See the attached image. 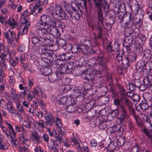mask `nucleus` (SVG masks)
<instances>
[{
	"mask_svg": "<svg viewBox=\"0 0 152 152\" xmlns=\"http://www.w3.org/2000/svg\"><path fill=\"white\" fill-rule=\"evenodd\" d=\"M39 34L37 35V37L39 40L42 42L46 47H50L52 45V41L50 39V34L55 37H59L61 33L58 28L56 26L53 28H48L45 31H39Z\"/></svg>",
	"mask_w": 152,
	"mask_h": 152,
	"instance_id": "f257e3e1",
	"label": "nucleus"
},
{
	"mask_svg": "<svg viewBox=\"0 0 152 152\" xmlns=\"http://www.w3.org/2000/svg\"><path fill=\"white\" fill-rule=\"evenodd\" d=\"M144 15L143 10H140V12L139 14V18H137L135 17L134 15L127 12L124 13L123 16L119 19L120 23H122L123 21L125 22V24L127 26L129 25L132 26L134 25L136 26L137 24L140 23L141 22V19L142 18Z\"/></svg>",
	"mask_w": 152,
	"mask_h": 152,
	"instance_id": "f03ea898",
	"label": "nucleus"
},
{
	"mask_svg": "<svg viewBox=\"0 0 152 152\" xmlns=\"http://www.w3.org/2000/svg\"><path fill=\"white\" fill-rule=\"evenodd\" d=\"M54 59L51 61L50 65L53 68H58L60 67V71L61 73L69 74L75 68L76 64L77 66H80V63H78V60L76 61L75 62L74 61L69 62L67 65L65 64H61L57 61H54Z\"/></svg>",
	"mask_w": 152,
	"mask_h": 152,
	"instance_id": "7ed1b4c3",
	"label": "nucleus"
},
{
	"mask_svg": "<svg viewBox=\"0 0 152 152\" xmlns=\"http://www.w3.org/2000/svg\"><path fill=\"white\" fill-rule=\"evenodd\" d=\"M37 36H34L31 37V41L32 45L29 46L28 51L30 53V57L34 61L37 58V55L39 53V50L41 47L45 46V45Z\"/></svg>",
	"mask_w": 152,
	"mask_h": 152,
	"instance_id": "20e7f679",
	"label": "nucleus"
},
{
	"mask_svg": "<svg viewBox=\"0 0 152 152\" xmlns=\"http://www.w3.org/2000/svg\"><path fill=\"white\" fill-rule=\"evenodd\" d=\"M96 13L98 19V24L96 26L94 25L92 26L93 29L95 30L98 33V36H95L96 34H94V38L97 39H103V32L102 27L104 22L103 11L101 8H98L97 10Z\"/></svg>",
	"mask_w": 152,
	"mask_h": 152,
	"instance_id": "39448f33",
	"label": "nucleus"
},
{
	"mask_svg": "<svg viewBox=\"0 0 152 152\" xmlns=\"http://www.w3.org/2000/svg\"><path fill=\"white\" fill-rule=\"evenodd\" d=\"M102 71L101 68H88L83 71L80 76L82 78L87 80L89 83H92L94 79V75L100 74Z\"/></svg>",
	"mask_w": 152,
	"mask_h": 152,
	"instance_id": "423d86ee",
	"label": "nucleus"
},
{
	"mask_svg": "<svg viewBox=\"0 0 152 152\" xmlns=\"http://www.w3.org/2000/svg\"><path fill=\"white\" fill-rule=\"evenodd\" d=\"M4 37L7 40V42L10 47L13 48L17 46L19 42L18 38H16L15 34L10 30L4 33Z\"/></svg>",
	"mask_w": 152,
	"mask_h": 152,
	"instance_id": "0eeeda50",
	"label": "nucleus"
},
{
	"mask_svg": "<svg viewBox=\"0 0 152 152\" xmlns=\"http://www.w3.org/2000/svg\"><path fill=\"white\" fill-rule=\"evenodd\" d=\"M52 16L55 19L62 20L64 19L66 20L69 19L68 16L66 14L65 12L59 5H56L55 11L52 12L50 10Z\"/></svg>",
	"mask_w": 152,
	"mask_h": 152,
	"instance_id": "6e6552de",
	"label": "nucleus"
},
{
	"mask_svg": "<svg viewBox=\"0 0 152 152\" xmlns=\"http://www.w3.org/2000/svg\"><path fill=\"white\" fill-rule=\"evenodd\" d=\"M49 23V17L45 15H43L41 17L40 20L37 22V27L36 33L37 35L39 33V31L42 30L45 26Z\"/></svg>",
	"mask_w": 152,
	"mask_h": 152,
	"instance_id": "1a4fd4ad",
	"label": "nucleus"
},
{
	"mask_svg": "<svg viewBox=\"0 0 152 152\" xmlns=\"http://www.w3.org/2000/svg\"><path fill=\"white\" fill-rule=\"evenodd\" d=\"M107 59L105 58L99 57L95 61L93 66L96 68H101L103 71L106 70L107 69Z\"/></svg>",
	"mask_w": 152,
	"mask_h": 152,
	"instance_id": "9d476101",
	"label": "nucleus"
},
{
	"mask_svg": "<svg viewBox=\"0 0 152 152\" xmlns=\"http://www.w3.org/2000/svg\"><path fill=\"white\" fill-rule=\"evenodd\" d=\"M64 77V74L61 72H56V73H51L48 76H46L45 79H48L51 83H56L59 81Z\"/></svg>",
	"mask_w": 152,
	"mask_h": 152,
	"instance_id": "9b49d317",
	"label": "nucleus"
},
{
	"mask_svg": "<svg viewBox=\"0 0 152 152\" xmlns=\"http://www.w3.org/2000/svg\"><path fill=\"white\" fill-rule=\"evenodd\" d=\"M86 91H84V89L79 87H75L72 94V95H71L70 97L72 98L79 97L81 99L83 98L86 95Z\"/></svg>",
	"mask_w": 152,
	"mask_h": 152,
	"instance_id": "f8f14e48",
	"label": "nucleus"
},
{
	"mask_svg": "<svg viewBox=\"0 0 152 152\" xmlns=\"http://www.w3.org/2000/svg\"><path fill=\"white\" fill-rule=\"evenodd\" d=\"M121 115L118 118L120 124H123L124 122L127 120L129 118V116L125 107L121 105L119 107Z\"/></svg>",
	"mask_w": 152,
	"mask_h": 152,
	"instance_id": "ddd939ff",
	"label": "nucleus"
},
{
	"mask_svg": "<svg viewBox=\"0 0 152 152\" xmlns=\"http://www.w3.org/2000/svg\"><path fill=\"white\" fill-rule=\"evenodd\" d=\"M58 134L55 135L56 141L62 142H64L65 141L64 135L66 133L65 129L63 127L58 128Z\"/></svg>",
	"mask_w": 152,
	"mask_h": 152,
	"instance_id": "4468645a",
	"label": "nucleus"
},
{
	"mask_svg": "<svg viewBox=\"0 0 152 152\" xmlns=\"http://www.w3.org/2000/svg\"><path fill=\"white\" fill-rule=\"evenodd\" d=\"M69 100H70L69 105L67 106L66 110V111L69 113H72L76 110V107H77L76 102L74 98L72 97H69Z\"/></svg>",
	"mask_w": 152,
	"mask_h": 152,
	"instance_id": "2eb2a0df",
	"label": "nucleus"
},
{
	"mask_svg": "<svg viewBox=\"0 0 152 152\" xmlns=\"http://www.w3.org/2000/svg\"><path fill=\"white\" fill-rule=\"evenodd\" d=\"M42 52L41 56L42 58L46 59L52 61L56 56L55 54L50 53V51L48 50L46 48L42 49Z\"/></svg>",
	"mask_w": 152,
	"mask_h": 152,
	"instance_id": "dca6fc26",
	"label": "nucleus"
},
{
	"mask_svg": "<svg viewBox=\"0 0 152 152\" xmlns=\"http://www.w3.org/2000/svg\"><path fill=\"white\" fill-rule=\"evenodd\" d=\"M30 138L32 142L37 144L42 143L43 141L42 136L36 132H33Z\"/></svg>",
	"mask_w": 152,
	"mask_h": 152,
	"instance_id": "f3484780",
	"label": "nucleus"
},
{
	"mask_svg": "<svg viewBox=\"0 0 152 152\" xmlns=\"http://www.w3.org/2000/svg\"><path fill=\"white\" fill-rule=\"evenodd\" d=\"M30 26V23L28 20H25V22L24 23L22 24V26L23 27L22 28L20 27L19 29V32L18 34V36L21 35H23L26 34L28 31V29Z\"/></svg>",
	"mask_w": 152,
	"mask_h": 152,
	"instance_id": "a211bd4d",
	"label": "nucleus"
},
{
	"mask_svg": "<svg viewBox=\"0 0 152 152\" xmlns=\"http://www.w3.org/2000/svg\"><path fill=\"white\" fill-rule=\"evenodd\" d=\"M56 59L57 60L61 61H65L67 60H69L71 59H74L73 56L70 57L69 53H63L61 54L55 56Z\"/></svg>",
	"mask_w": 152,
	"mask_h": 152,
	"instance_id": "6ab92c4d",
	"label": "nucleus"
},
{
	"mask_svg": "<svg viewBox=\"0 0 152 152\" xmlns=\"http://www.w3.org/2000/svg\"><path fill=\"white\" fill-rule=\"evenodd\" d=\"M66 11L71 17L72 18H73L75 20H78L80 19V15L77 10L74 11H70L69 8L67 7V8L66 7Z\"/></svg>",
	"mask_w": 152,
	"mask_h": 152,
	"instance_id": "aec40b11",
	"label": "nucleus"
},
{
	"mask_svg": "<svg viewBox=\"0 0 152 152\" xmlns=\"http://www.w3.org/2000/svg\"><path fill=\"white\" fill-rule=\"evenodd\" d=\"M126 37L125 40L124 41L123 44L124 46L126 48L128 51H130L131 50V44L132 42V37Z\"/></svg>",
	"mask_w": 152,
	"mask_h": 152,
	"instance_id": "412c9836",
	"label": "nucleus"
},
{
	"mask_svg": "<svg viewBox=\"0 0 152 152\" xmlns=\"http://www.w3.org/2000/svg\"><path fill=\"white\" fill-rule=\"evenodd\" d=\"M46 120V124L47 126H51L53 122H55V119L54 118L52 114H46L44 117Z\"/></svg>",
	"mask_w": 152,
	"mask_h": 152,
	"instance_id": "4be33fe9",
	"label": "nucleus"
},
{
	"mask_svg": "<svg viewBox=\"0 0 152 152\" xmlns=\"http://www.w3.org/2000/svg\"><path fill=\"white\" fill-rule=\"evenodd\" d=\"M142 128V131L148 138L150 139L152 142V131L151 129H149L145 127H143Z\"/></svg>",
	"mask_w": 152,
	"mask_h": 152,
	"instance_id": "5701e85b",
	"label": "nucleus"
},
{
	"mask_svg": "<svg viewBox=\"0 0 152 152\" xmlns=\"http://www.w3.org/2000/svg\"><path fill=\"white\" fill-rule=\"evenodd\" d=\"M57 21L55 20H53L51 21H49V23L48 24L45 26V27L42 30V31H45L48 30V28H53L56 27V25Z\"/></svg>",
	"mask_w": 152,
	"mask_h": 152,
	"instance_id": "b1692460",
	"label": "nucleus"
},
{
	"mask_svg": "<svg viewBox=\"0 0 152 152\" xmlns=\"http://www.w3.org/2000/svg\"><path fill=\"white\" fill-rule=\"evenodd\" d=\"M125 26L124 29V35L125 37H128L130 36V35L133 32V30L131 26H132L133 25L131 26V25H128L126 26L124 24Z\"/></svg>",
	"mask_w": 152,
	"mask_h": 152,
	"instance_id": "393cba45",
	"label": "nucleus"
},
{
	"mask_svg": "<svg viewBox=\"0 0 152 152\" xmlns=\"http://www.w3.org/2000/svg\"><path fill=\"white\" fill-rule=\"evenodd\" d=\"M110 132L111 134L113 133H117L121 134V126L119 125L115 126L114 125L110 128Z\"/></svg>",
	"mask_w": 152,
	"mask_h": 152,
	"instance_id": "a878e982",
	"label": "nucleus"
},
{
	"mask_svg": "<svg viewBox=\"0 0 152 152\" xmlns=\"http://www.w3.org/2000/svg\"><path fill=\"white\" fill-rule=\"evenodd\" d=\"M10 94L12 96V97L14 102L15 103L18 102L20 100L18 99V96L16 94L15 90L12 88H11L10 91Z\"/></svg>",
	"mask_w": 152,
	"mask_h": 152,
	"instance_id": "bb28decb",
	"label": "nucleus"
},
{
	"mask_svg": "<svg viewBox=\"0 0 152 152\" xmlns=\"http://www.w3.org/2000/svg\"><path fill=\"white\" fill-rule=\"evenodd\" d=\"M7 24L12 29L15 28L17 25V21L13 18H10L8 20Z\"/></svg>",
	"mask_w": 152,
	"mask_h": 152,
	"instance_id": "cd10ccee",
	"label": "nucleus"
},
{
	"mask_svg": "<svg viewBox=\"0 0 152 152\" xmlns=\"http://www.w3.org/2000/svg\"><path fill=\"white\" fill-rule=\"evenodd\" d=\"M41 71L42 72V74L45 76V77L52 72L51 69L48 67H45L41 69Z\"/></svg>",
	"mask_w": 152,
	"mask_h": 152,
	"instance_id": "c85d7f7f",
	"label": "nucleus"
},
{
	"mask_svg": "<svg viewBox=\"0 0 152 152\" xmlns=\"http://www.w3.org/2000/svg\"><path fill=\"white\" fill-rule=\"evenodd\" d=\"M70 97V96L68 97L66 96H63L60 98L58 101V103L59 104L65 105L67 104H69L70 100H69V97Z\"/></svg>",
	"mask_w": 152,
	"mask_h": 152,
	"instance_id": "c756f323",
	"label": "nucleus"
},
{
	"mask_svg": "<svg viewBox=\"0 0 152 152\" xmlns=\"http://www.w3.org/2000/svg\"><path fill=\"white\" fill-rule=\"evenodd\" d=\"M50 61L48 59L42 58L39 62V65L42 67H48L50 65Z\"/></svg>",
	"mask_w": 152,
	"mask_h": 152,
	"instance_id": "7c9ffc66",
	"label": "nucleus"
},
{
	"mask_svg": "<svg viewBox=\"0 0 152 152\" xmlns=\"http://www.w3.org/2000/svg\"><path fill=\"white\" fill-rule=\"evenodd\" d=\"M6 135L7 138L11 139L15 137L16 133L14 130L13 131L7 129L6 132Z\"/></svg>",
	"mask_w": 152,
	"mask_h": 152,
	"instance_id": "2f4dec72",
	"label": "nucleus"
},
{
	"mask_svg": "<svg viewBox=\"0 0 152 152\" xmlns=\"http://www.w3.org/2000/svg\"><path fill=\"white\" fill-rule=\"evenodd\" d=\"M139 106L142 110H145L148 108V106L146 99L142 101L139 104Z\"/></svg>",
	"mask_w": 152,
	"mask_h": 152,
	"instance_id": "473e14b6",
	"label": "nucleus"
},
{
	"mask_svg": "<svg viewBox=\"0 0 152 152\" xmlns=\"http://www.w3.org/2000/svg\"><path fill=\"white\" fill-rule=\"evenodd\" d=\"M130 57V55H129L127 57H125L124 59L122 60V63L124 67L126 69L128 68L129 65V58Z\"/></svg>",
	"mask_w": 152,
	"mask_h": 152,
	"instance_id": "72a5a7b5",
	"label": "nucleus"
},
{
	"mask_svg": "<svg viewBox=\"0 0 152 152\" xmlns=\"http://www.w3.org/2000/svg\"><path fill=\"white\" fill-rule=\"evenodd\" d=\"M11 143L12 145H14L15 147H17L19 148V150L20 152V150L22 149V147H21L19 142L17 140L15 137L11 139Z\"/></svg>",
	"mask_w": 152,
	"mask_h": 152,
	"instance_id": "f704fd0d",
	"label": "nucleus"
},
{
	"mask_svg": "<svg viewBox=\"0 0 152 152\" xmlns=\"http://www.w3.org/2000/svg\"><path fill=\"white\" fill-rule=\"evenodd\" d=\"M36 97H39L42 95L41 88L37 86H36L34 88V91H32Z\"/></svg>",
	"mask_w": 152,
	"mask_h": 152,
	"instance_id": "c9c22d12",
	"label": "nucleus"
},
{
	"mask_svg": "<svg viewBox=\"0 0 152 152\" xmlns=\"http://www.w3.org/2000/svg\"><path fill=\"white\" fill-rule=\"evenodd\" d=\"M106 49L110 54V55H111V56H114L115 50L112 49L110 43H109L108 44H107V45L106 47Z\"/></svg>",
	"mask_w": 152,
	"mask_h": 152,
	"instance_id": "e433bc0d",
	"label": "nucleus"
},
{
	"mask_svg": "<svg viewBox=\"0 0 152 152\" xmlns=\"http://www.w3.org/2000/svg\"><path fill=\"white\" fill-rule=\"evenodd\" d=\"M133 117L135 121V123L136 125L140 128L142 127H143V124L142 121L140 120L139 117L136 115L133 116Z\"/></svg>",
	"mask_w": 152,
	"mask_h": 152,
	"instance_id": "4c0bfd02",
	"label": "nucleus"
},
{
	"mask_svg": "<svg viewBox=\"0 0 152 152\" xmlns=\"http://www.w3.org/2000/svg\"><path fill=\"white\" fill-rule=\"evenodd\" d=\"M124 51L123 50H121L119 51L118 53H115V54L116 55V59L118 61L122 60V56L124 55Z\"/></svg>",
	"mask_w": 152,
	"mask_h": 152,
	"instance_id": "58836bf2",
	"label": "nucleus"
},
{
	"mask_svg": "<svg viewBox=\"0 0 152 152\" xmlns=\"http://www.w3.org/2000/svg\"><path fill=\"white\" fill-rule=\"evenodd\" d=\"M19 139L22 142H27L28 140V139L27 136L23 133L19 134Z\"/></svg>",
	"mask_w": 152,
	"mask_h": 152,
	"instance_id": "ea45409f",
	"label": "nucleus"
},
{
	"mask_svg": "<svg viewBox=\"0 0 152 152\" xmlns=\"http://www.w3.org/2000/svg\"><path fill=\"white\" fill-rule=\"evenodd\" d=\"M79 47L80 52H82L84 54L87 53V50L88 49V47L82 44L79 45Z\"/></svg>",
	"mask_w": 152,
	"mask_h": 152,
	"instance_id": "a19ab883",
	"label": "nucleus"
},
{
	"mask_svg": "<svg viewBox=\"0 0 152 152\" xmlns=\"http://www.w3.org/2000/svg\"><path fill=\"white\" fill-rule=\"evenodd\" d=\"M127 2L129 6L130 7L134 6L135 7L138 4L136 0H127Z\"/></svg>",
	"mask_w": 152,
	"mask_h": 152,
	"instance_id": "79ce46f5",
	"label": "nucleus"
},
{
	"mask_svg": "<svg viewBox=\"0 0 152 152\" xmlns=\"http://www.w3.org/2000/svg\"><path fill=\"white\" fill-rule=\"evenodd\" d=\"M36 96L34 94V93L32 91L29 92L27 96V99L29 101H31L33 98H36Z\"/></svg>",
	"mask_w": 152,
	"mask_h": 152,
	"instance_id": "37998d69",
	"label": "nucleus"
},
{
	"mask_svg": "<svg viewBox=\"0 0 152 152\" xmlns=\"http://www.w3.org/2000/svg\"><path fill=\"white\" fill-rule=\"evenodd\" d=\"M9 105L10 106V107H8V108L7 110H9V112L11 114H15L17 116H18L20 115L19 113H15V110L14 107L10 104H9Z\"/></svg>",
	"mask_w": 152,
	"mask_h": 152,
	"instance_id": "c03bdc74",
	"label": "nucleus"
},
{
	"mask_svg": "<svg viewBox=\"0 0 152 152\" xmlns=\"http://www.w3.org/2000/svg\"><path fill=\"white\" fill-rule=\"evenodd\" d=\"M61 90L64 93L67 92L71 89V86L69 85L63 86H61Z\"/></svg>",
	"mask_w": 152,
	"mask_h": 152,
	"instance_id": "a18cd8bd",
	"label": "nucleus"
},
{
	"mask_svg": "<svg viewBox=\"0 0 152 152\" xmlns=\"http://www.w3.org/2000/svg\"><path fill=\"white\" fill-rule=\"evenodd\" d=\"M125 105L128 107V108L130 109L132 106V102L129 99H125L124 101Z\"/></svg>",
	"mask_w": 152,
	"mask_h": 152,
	"instance_id": "49530a36",
	"label": "nucleus"
},
{
	"mask_svg": "<svg viewBox=\"0 0 152 152\" xmlns=\"http://www.w3.org/2000/svg\"><path fill=\"white\" fill-rule=\"evenodd\" d=\"M36 123L39 127L43 129L45 127V122L42 120H39L38 121H36Z\"/></svg>",
	"mask_w": 152,
	"mask_h": 152,
	"instance_id": "de8ad7c7",
	"label": "nucleus"
},
{
	"mask_svg": "<svg viewBox=\"0 0 152 152\" xmlns=\"http://www.w3.org/2000/svg\"><path fill=\"white\" fill-rule=\"evenodd\" d=\"M78 145L77 146V149L78 151L82 152V149L83 146V143L80 140L77 143Z\"/></svg>",
	"mask_w": 152,
	"mask_h": 152,
	"instance_id": "09e8293b",
	"label": "nucleus"
},
{
	"mask_svg": "<svg viewBox=\"0 0 152 152\" xmlns=\"http://www.w3.org/2000/svg\"><path fill=\"white\" fill-rule=\"evenodd\" d=\"M19 102H18L16 103V107L17 109L19 111L24 113L25 111L23 109L22 105L20 104L19 103Z\"/></svg>",
	"mask_w": 152,
	"mask_h": 152,
	"instance_id": "8fccbe9b",
	"label": "nucleus"
},
{
	"mask_svg": "<svg viewBox=\"0 0 152 152\" xmlns=\"http://www.w3.org/2000/svg\"><path fill=\"white\" fill-rule=\"evenodd\" d=\"M101 99L102 103L103 104H105L108 103L109 99L107 96H103L102 97Z\"/></svg>",
	"mask_w": 152,
	"mask_h": 152,
	"instance_id": "3c124183",
	"label": "nucleus"
},
{
	"mask_svg": "<svg viewBox=\"0 0 152 152\" xmlns=\"http://www.w3.org/2000/svg\"><path fill=\"white\" fill-rule=\"evenodd\" d=\"M24 90L23 91L20 92V93L19 95L20 96L22 97H25L26 94L27 93L28 91V88L27 86H25V88L23 89Z\"/></svg>",
	"mask_w": 152,
	"mask_h": 152,
	"instance_id": "603ef678",
	"label": "nucleus"
},
{
	"mask_svg": "<svg viewBox=\"0 0 152 152\" xmlns=\"http://www.w3.org/2000/svg\"><path fill=\"white\" fill-rule=\"evenodd\" d=\"M9 61L10 64L14 67L15 66L18 64L16 61L11 58V56L9 57Z\"/></svg>",
	"mask_w": 152,
	"mask_h": 152,
	"instance_id": "864d4df0",
	"label": "nucleus"
},
{
	"mask_svg": "<svg viewBox=\"0 0 152 152\" xmlns=\"http://www.w3.org/2000/svg\"><path fill=\"white\" fill-rule=\"evenodd\" d=\"M129 88L131 91H134L135 90L136 87L138 88V86H137L135 84L133 83H130L129 84Z\"/></svg>",
	"mask_w": 152,
	"mask_h": 152,
	"instance_id": "5fc2aeb1",
	"label": "nucleus"
},
{
	"mask_svg": "<svg viewBox=\"0 0 152 152\" xmlns=\"http://www.w3.org/2000/svg\"><path fill=\"white\" fill-rule=\"evenodd\" d=\"M56 26L61 29L64 28L65 27V24L60 21H57Z\"/></svg>",
	"mask_w": 152,
	"mask_h": 152,
	"instance_id": "6e6d98bb",
	"label": "nucleus"
},
{
	"mask_svg": "<svg viewBox=\"0 0 152 152\" xmlns=\"http://www.w3.org/2000/svg\"><path fill=\"white\" fill-rule=\"evenodd\" d=\"M96 6L99 7V8H101L103 4L104 0H94Z\"/></svg>",
	"mask_w": 152,
	"mask_h": 152,
	"instance_id": "4d7b16f0",
	"label": "nucleus"
},
{
	"mask_svg": "<svg viewBox=\"0 0 152 152\" xmlns=\"http://www.w3.org/2000/svg\"><path fill=\"white\" fill-rule=\"evenodd\" d=\"M79 45H76L72 46V53H75L80 52V49L79 48Z\"/></svg>",
	"mask_w": 152,
	"mask_h": 152,
	"instance_id": "13d9d810",
	"label": "nucleus"
},
{
	"mask_svg": "<svg viewBox=\"0 0 152 152\" xmlns=\"http://www.w3.org/2000/svg\"><path fill=\"white\" fill-rule=\"evenodd\" d=\"M72 46L70 44H66L63 47V48L66 51H69L72 50Z\"/></svg>",
	"mask_w": 152,
	"mask_h": 152,
	"instance_id": "bf43d9fd",
	"label": "nucleus"
},
{
	"mask_svg": "<svg viewBox=\"0 0 152 152\" xmlns=\"http://www.w3.org/2000/svg\"><path fill=\"white\" fill-rule=\"evenodd\" d=\"M110 113L113 117H115L118 114L119 111L118 109H116L115 110H111Z\"/></svg>",
	"mask_w": 152,
	"mask_h": 152,
	"instance_id": "052dcab7",
	"label": "nucleus"
},
{
	"mask_svg": "<svg viewBox=\"0 0 152 152\" xmlns=\"http://www.w3.org/2000/svg\"><path fill=\"white\" fill-rule=\"evenodd\" d=\"M144 83L148 86H149L152 83V80H150L149 78L146 77L144 80Z\"/></svg>",
	"mask_w": 152,
	"mask_h": 152,
	"instance_id": "680f3d73",
	"label": "nucleus"
},
{
	"mask_svg": "<svg viewBox=\"0 0 152 152\" xmlns=\"http://www.w3.org/2000/svg\"><path fill=\"white\" fill-rule=\"evenodd\" d=\"M23 147H22L23 148L22 150H20V152L25 151L27 150L28 148L29 147V145L27 143V142H23Z\"/></svg>",
	"mask_w": 152,
	"mask_h": 152,
	"instance_id": "e2e57ef3",
	"label": "nucleus"
},
{
	"mask_svg": "<svg viewBox=\"0 0 152 152\" xmlns=\"http://www.w3.org/2000/svg\"><path fill=\"white\" fill-rule=\"evenodd\" d=\"M32 124V122L28 121H25L24 123L23 126H25L27 128L30 129L31 128V125Z\"/></svg>",
	"mask_w": 152,
	"mask_h": 152,
	"instance_id": "0e129e2a",
	"label": "nucleus"
},
{
	"mask_svg": "<svg viewBox=\"0 0 152 152\" xmlns=\"http://www.w3.org/2000/svg\"><path fill=\"white\" fill-rule=\"evenodd\" d=\"M28 11L27 10H26L23 11L21 15H20V17L22 18H27L28 17Z\"/></svg>",
	"mask_w": 152,
	"mask_h": 152,
	"instance_id": "69168bd1",
	"label": "nucleus"
},
{
	"mask_svg": "<svg viewBox=\"0 0 152 152\" xmlns=\"http://www.w3.org/2000/svg\"><path fill=\"white\" fill-rule=\"evenodd\" d=\"M56 125L58 128L62 127L61 121L58 117L56 118Z\"/></svg>",
	"mask_w": 152,
	"mask_h": 152,
	"instance_id": "338daca9",
	"label": "nucleus"
},
{
	"mask_svg": "<svg viewBox=\"0 0 152 152\" xmlns=\"http://www.w3.org/2000/svg\"><path fill=\"white\" fill-rule=\"evenodd\" d=\"M98 126L100 129H104L107 127V126L104 122L99 123L98 124Z\"/></svg>",
	"mask_w": 152,
	"mask_h": 152,
	"instance_id": "774afa93",
	"label": "nucleus"
}]
</instances>
